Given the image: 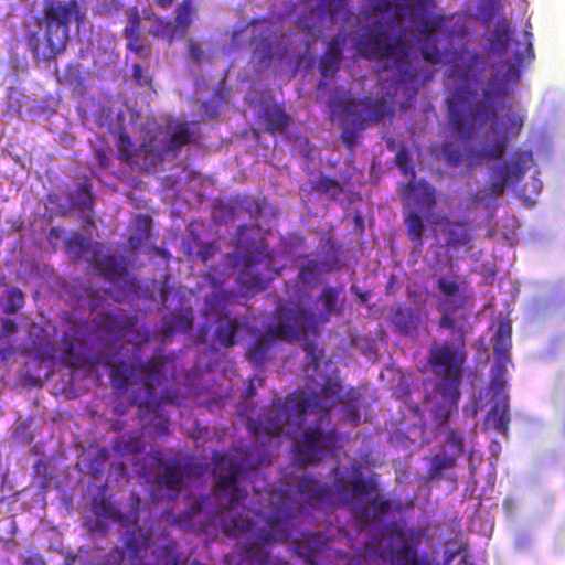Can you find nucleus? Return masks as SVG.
Segmentation results:
<instances>
[{
  "instance_id": "1",
  "label": "nucleus",
  "mask_w": 565,
  "mask_h": 565,
  "mask_svg": "<svg viewBox=\"0 0 565 565\" xmlns=\"http://www.w3.org/2000/svg\"><path fill=\"white\" fill-rule=\"evenodd\" d=\"M137 323V316L121 308L98 315L94 328L86 320L68 318L61 338V350L64 363L72 369L83 366L90 359L108 367L110 383L118 391L124 392L131 384H140L130 403L149 414L160 407L156 386L164 379L167 359L154 355L136 363L121 358L125 343L139 341Z\"/></svg>"
},
{
  "instance_id": "2",
  "label": "nucleus",
  "mask_w": 565,
  "mask_h": 565,
  "mask_svg": "<svg viewBox=\"0 0 565 565\" xmlns=\"http://www.w3.org/2000/svg\"><path fill=\"white\" fill-rule=\"evenodd\" d=\"M483 57L478 53H468L462 65H455L452 76L458 85L448 100V118L455 134L462 135L467 140L471 129L470 120L480 126L497 117V106L509 94V84L520 81L519 68L510 64L503 75H493L483 82Z\"/></svg>"
},
{
  "instance_id": "3",
  "label": "nucleus",
  "mask_w": 565,
  "mask_h": 565,
  "mask_svg": "<svg viewBox=\"0 0 565 565\" xmlns=\"http://www.w3.org/2000/svg\"><path fill=\"white\" fill-rule=\"evenodd\" d=\"M370 9L379 14H388L387 21L369 23L359 36L358 52L383 62L385 70H393L396 86L414 85L418 79L417 60L414 57L415 38L412 28L402 26L412 7L394 4L392 0H367Z\"/></svg>"
},
{
  "instance_id": "4",
  "label": "nucleus",
  "mask_w": 565,
  "mask_h": 565,
  "mask_svg": "<svg viewBox=\"0 0 565 565\" xmlns=\"http://www.w3.org/2000/svg\"><path fill=\"white\" fill-rule=\"evenodd\" d=\"M235 245L242 253H228L225 262L237 271V280L247 290L265 289L275 277L273 255L258 224H244L237 228Z\"/></svg>"
},
{
  "instance_id": "5",
  "label": "nucleus",
  "mask_w": 565,
  "mask_h": 565,
  "mask_svg": "<svg viewBox=\"0 0 565 565\" xmlns=\"http://www.w3.org/2000/svg\"><path fill=\"white\" fill-rule=\"evenodd\" d=\"M79 4L76 0H45L35 23L43 31H33L28 36L29 47L39 62L56 60L66 51L70 40V25L82 20Z\"/></svg>"
},
{
  "instance_id": "6",
  "label": "nucleus",
  "mask_w": 565,
  "mask_h": 565,
  "mask_svg": "<svg viewBox=\"0 0 565 565\" xmlns=\"http://www.w3.org/2000/svg\"><path fill=\"white\" fill-rule=\"evenodd\" d=\"M465 361V352L456 349L450 341L430 349L428 363L437 377L435 390L440 396L431 411L437 427L446 426L451 416L458 413Z\"/></svg>"
},
{
  "instance_id": "7",
  "label": "nucleus",
  "mask_w": 565,
  "mask_h": 565,
  "mask_svg": "<svg viewBox=\"0 0 565 565\" xmlns=\"http://www.w3.org/2000/svg\"><path fill=\"white\" fill-rule=\"evenodd\" d=\"M262 501L257 514L262 516L267 529H260L255 534V544H245L241 547V556L249 562L266 564L268 554L257 556L260 548L273 542H287L291 535L292 520L296 508L290 495L285 490L266 491L260 494Z\"/></svg>"
},
{
  "instance_id": "8",
  "label": "nucleus",
  "mask_w": 565,
  "mask_h": 565,
  "mask_svg": "<svg viewBox=\"0 0 565 565\" xmlns=\"http://www.w3.org/2000/svg\"><path fill=\"white\" fill-rule=\"evenodd\" d=\"M329 107L332 117L341 120L343 130L341 140L348 147H352L358 140V130L366 129L371 124L381 122L390 113L386 98H355L353 94L343 87H334L330 94Z\"/></svg>"
},
{
  "instance_id": "9",
  "label": "nucleus",
  "mask_w": 565,
  "mask_h": 565,
  "mask_svg": "<svg viewBox=\"0 0 565 565\" xmlns=\"http://www.w3.org/2000/svg\"><path fill=\"white\" fill-rule=\"evenodd\" d=\"M278 322L269 326L265 332L257 335L256 341L248 348L246 359L256 367H262L273 347V340L292 342L300 340L307 331L317 332L313 313L298 303L279 306Z\"/></svg>"
},
{
  "instance_id": "10",
  "label": "nucleus",
  "mask_w": 565,
  "mask_h": 565,
  "mask_svg": "<svg viewBox=\"0 0 565 565\" xmlns=\"http://www.w3.org/2000/svg\"><path fill=\"white\" fill-rule=\"evenodd\" d=\"M289 484L307 504L317 508L332 505L337 499L341 502H349L353 498L367 499L373 492H377V483L374 480L364 479L360 473L353 476L345 484L342 479H335V490L331 484L321 483L306 473L291 477Z\"/></svg>"
},
{
  "instance_id": "11",
  "label": "nucleus",
  "mask_w": 565,
  "mask_h": 565,
  "mask_svg": "<svg viewBox=\"0 0 565 565\" xmlns=\"http://www.w3.org/2000/svg\"><path fill=\"white\" fill-rule=\"evenodd\" d=\"M412 9L407 17L418 32L420 54L430 64H439L444 61L448 49L440 47L439 39L451 42L452 30L449 28L451 17L431 12L436 0H404Z\"/></svg>"
},
{
  "instance_id": "12",
  "label": "nucleus",
  "mask_w": 565,
  "mask_h": 565,
  "mask_svg": "<svg viewBox=\"0 0 565 565\" xmlns=\"http://www.w3.org/2000/svg\"><path fill=\"white\" fill-rule=\"evenodd\" d=\"M319 406V396H309L305 391H297L285 401L276 402L265 420L257 424L250 419L247 426L255 436L265 434L270 437H278L289 423L291 416H296L298 422L301 423L305 420L308 412H313Z\"/></svg>"
},
{
  "instance_id": "13",
  "label": "nucleus",
  "mask_w": 565,
  "mask_h": 565,
  "mask_svg": "<svg viewBox=\"0 0 565 565\" xmlns=\"http://www.w3.org/2000/svg\"><path fill=\"white\" fill-rule=\"evenodd\" d=\"M195 140L190 122L180 121L167 129H159L153 136L147 138L137 154L145 157V170L156 171L166 156L178 157L183 147Z\"/></svg>"
},
{
  "instance_id": "14",
  "label": "nucleus",
  "mask_w": 565,
  "mask_h": 565,
  "mask_svg": "<svg viewBox=\"0 0 565 565\" xmlns=\"http://www.w3.org/2000/svg\"><path fill=\"white\" fill-rule=\"evenodd\" d=\"M423 534V530L415 527L394 529L390 542L380 552V557L387 565H434L428 553H419Z\"/></svg>"
},
{
  "instance_id": "15",
  "label": "nucleus",
  "mask_w": 565,
  "mask_h": 565,
  "mask_svg": "<svg viewBox=\"0 0 565 565\" xmlns=\"http://www.w3.org/2000/svg\"><path fill=\"white\" fill-rule=\"evenodd\" d=\"M532 163L533 152L531 150L516 149L508 161L492 169L491 181L478 192V199L488 204L503 195L507 186L523 180Z\"/></svg>"
},
{
  "instance_id": "16",
  "label": "nucleus",
  "mask_w": 565,
  "mask_h": 565,
  "mask_svg": "<svg viewBox=\"0 0 565 565\" xmlns=\"http://www.w3.org/2000/svg\"><path fill=\"white\" fill-rule=\"evenodd\" d=\"M337 444L335 429H323L321 420L306 428L299 439L295 441V459L301 467L318 465L330 455Z\"/></svg>"
},
{
  "instance_id": "17",
  "label": "nucleus",
  "mask_w": 565,
  "mask_h": 565,
  "mask_svg": "<svg viewBox=\"0 0 565 565\" xmlns=\"http://www.w3.org/2000/svg\"><path fill=\"white\" fill-rule=\"evenodd\" d=\"M213 462L212 473L215 479V489L227 493V507L233 509L247 495L238 487V480L246 469L245 459L239 456L215 452Z\"/></svg>"
},
{
  "instance_id": "18",
  "label": "nucleus",
  "mask_w": 565,
  "mask_h": 565,
  "mask_svg": "<svg viewBox=\"0 0 565 565\" xmlns=\"http://www.w3.org/2000/svg\"><path fill=\"white\" fill-rule=\"evenodd\" d=\"M306 4H311L312 0H302ZM350 0H319L316 11H310L308 14H301L297 24L299 29L308 36L316 39L320 32L322 22L328 19L332 24L335 17L340 13L348 15L350 12L347 10Z\"/></svg>"
},
{
  "instance_id": "19",
  "label": "nucleus",
  "mask_w": 565,
  "mask_h": 565,
  "mask_svg": "<svg viewBox=\"0 0 565 565\" xmlns=\"http://www.w3.org/2000/svg\"><path fill=\"white\" fill-rule=\"evenodd\" d=\"M253 34L250 45L253 46V58L263 65L267 64L273 55V41L276 38L275 23L267 19L252 21Z\"/></svg>"
},
{
  "instance_id": "20",
  "label": "nucleus",
  "mask_w": 565,
  "mask_h": 565,
  "mask_svg": "<svg viewBox=\"0 0 565 565\" xmlns=\"http://www.w3.org/2000/svg\"><path fill=\"white\" fill-rule=\"evenodd\" d=\"M399 196L403 201L418 206L422 212H429L436 205L434 188L425 182H417L416 178L401 185Z\"/></svg>"
},
{
  "instance_id": "21",
  "label": "nucleus",
  "mask_w": 565,
  "mask_h": 565,
  "mask_svg": "<svg viewBox=\"0 0 565 565\" xmlns=\"http://www.w3.org/2000/svg\"><path fill=\"white\" fill-rule=\"evenodd\" d=\"M185 475L183 463L179 459H173L158 467L152 482L168 490L180 492L184 487Z\"/></svg>"
},
{
  "instance_id": "22",
  "label": "nucleus",
  "mask_w": 565,
  "mask_h": 565,
  "mask_svg": "<svg viewBox=\"0 0 565 565\" xmlns=\"http://www.w3.org/2000/svg\"><path fill=\"white\" fill-rule=\"evenodd\" d=\"M390 321L399 333L413 334L418 330L422 322L420 309L397 305L391 310Z\"/></svg>"
},
{
  "instance_id": "23",
  "label": "nucleus",
  "mask_w": 565,
  "mask_h": 565,
  "mask_svg": "<svg viewBox=\"0 0 565 565\" xmlns=\"http://www.w3.org/2000/svg\"><path fill=\"white\" fill-rule=\"evenodd\" d=\"M440 232L445 238V245L448 247L468 246L471 242L469 223L461 221H451L444 217L438 222Z\"/></svg>"
},
{
  "instance_id": "24",
  "label": "nucleus",
  "mask_w": 565,
  "mask_h": 565,
  "mask_svg": "<svg viewBox=\"0 0 565 565\" xmlns=\"http://www.w3.org/2000/svg\"><path fill=\"white\" fill-rule=\"evenodd\" d=\"M511 338V323L509 321H500L494 335L493 353L495 354L498 360V373H500L501 375H503L507 372L505 364L507 362L510 361V350L512 347Z\"/></svg>"
},
{
  "instance_id": "25",
  "label": "nucleus",
  "mask_w": 565,
  "mask_h": 565,
  "mask_svg": "<svg viewBox=\"0 0 565 565\" xmlns=\"http://www.w3.org/2000/svg\"><path fill=\"white\" fill-rule=\"evenodd\" d=\"M436 279V288L439 291L437 303H446V306H466L467 296L461 290L460 282L448 276H434Z\"/></svg>"
},
{
  "instance_id": "26",
  "label": "nucleus",
  "mask_w": 565,
  "mask_h": 565,
  "mask_svg": "<svg viewBox=\"0 0 565 565\" xmlns=\"http://www.w3.org/2000/svg\"><path fill=\"white\" fill-rule=\"evenodd\" d=\"M342 46L339 35L329 42L324 54L319 60V71L323 77H332L340 68Z\"/></svg>"
},
{
  "instance_id": "27",
  "label": "nucleus",
  "mask_w": 565,
  "mask_h": 565,
  "mask_svg": "<svg viewBox=\"0 0 565 565\" xmlns=\"http://www.w3.org/2000/svg\"><path fill=\"white\" fill-rule=\"evenodd\" d=\"M100 276L109 281H118L128 275L127 265L116 255H104L93 262Z\"/></svg>"
},
{
  "instance_id": "28",
  "label": "nucleus",
  "mask_w": 565,
  "mask_h": 565,
  "mask_svg": "<svg viewBox=\"0 0 565 565\" xmlns=\"http://www.w3.org/2000/svg\"><path fill=\"white\" fill-rule=\"evenodd\" d=\"M343 387L339 381H329L322 387L321 393L308 394L309 396L317 395L320 399V406L312 413H319V417H324L329 414L330 409L338 404L341 399Z\"/></svg>"
},
{
  "instance_id": "29",
  "label": "nucleus",
  "mask_w": 565,
  "mask_h": 565,
  "mask_svg": "<svg viewBox=\"0 0 565 565\" xmlns=\"http://www.w3.org/2000/svg\"><path fill=\"white\" fill-rule=\"evenodd\" d=\"M510 423V406L507 395L498 401L489 411L486 417V424L495 428L502 435H507Z\"/></svg>"
},
{
  "instance_id": "30",
  "label": "nucleus",
  "mask_w": 565,
  "mask_h": 565,
  "mask_svg": "<svg viewBox=\"0 0 565 565\" xmlns=\"http://www.w3.org/2000/svg\"><path fill=\"white\" fill-rule=\"evenodd\" d=\"M339 294L340 290L337 288L326 287L322 289L318 297V300L322 303V309L320 310L318 317L313 315L317 327L319 322L326 323L331 319L333 315L341 312V309L338 307Z\"/></svg>"
},
{
  "instance_id": "31",
  "label": "nucleus",
  "mask_w": 565,
  "mask_h": 565,
  "mask_svg": "<svg viewBox=\"0 0 565 565\" xmlns=\"http://www.w3.org/2000/svg\"><path fill=\"white\" fill-rule=\"evenodd\" d=\"M239 320L237 318L224 315L217 319L215 339L221 347L230 348L236 343V335L239 330Z\"/></svg>"
},
{
  "instance_id": "32",
  "label": "nucleus",
  "mask_w": 565,
  "mask_h": 565,
  "mask_svg": "<svg viewBox=\"0 0 565 565\" xmlns=\"http://www.w3.org/2000/svg\"><path fill=\"white\" fill-rule=\"evenodd\" d=\"M263 118L266 124V130L275 134L286 129L290 124V116L282 107L271 104L263 109Z\"/></svg>"
},
{
  "instance_id": "33",
  "label": "nucleus",
  "mask_w": 565,
  "mask_h": 565,
  "mask_svg": "<svg viewBox=\"0 0 565 565\" xmlns=\"http://www.w3.org/2000/svg\"><path fill=\"white\" fill-rule=\"evenodd\" d=\"M223 533L227 537L237 539L253 531V520L249 515L237 514L222 521Z\"/></svg>"
},
{
  "instance_id": "34",
  "label": "nucleus",
  "mask_w": 565,
  "mask_h": 565,
  "mask_svg": "<svg viewBox=\"0 0 565 565\" xmlns=\"http://www.w3.org/2000/svg\"><path fill=\"white\" fill-rule=\"evenodd\" d=\"M457 458L445 451L438 452L431 457L428 477L430 480L440 479L445 470H452L456 467Z\"/></svg>"
},
{
  "instance_id": "35",
  "label": "nucleus",
  "mask_w": 565,
  "mask_h": 565,
  "mask_svg": "<svg viewBox=\"0 0 565 565\" xmlns=\"http://www.w3.org/2000/svg\"><path fill=\"white\" fill-rule=\"evenodd\" d=\"M196 14V9L193 6V0H182L175 10V26L181 30L180 35L185 36L188 29L193 22Z\"/></svg>"
},
{
  "instance_id": "36",
  "label": "nucleus",
  "mask_w": 565,
  "mask_h": 565,
  "mask_svg": "<svg viewBox=\"0 0 565 565\" xmlns=\"http://www.w3.org/2000/svg\"><path fill=\"white\" fill-rule=\"evenodd\" d=\"M18 324L14 320L6 318L1 320L0 328V353L7 354L14 351L12 345L15 342L14 335L18 332Z\"/></svg>"
},
{
  "instance_id": "37",
  "label": "nucleus",
  "mask_w": 565,
  "mask_h": 565,
  "mask_svg": "<svg viewBox=\"0 0 565 565\" xmlns=\"http://www.w3.org/2000/svg\"><path fill=\"white\" fill-rule=\"evenodd\" d=\"M408 238L416 247H423L424 222L417 212H411L405 218Z\"/></svg>"
},
{
  "instance_id": "38",
  "label": "nucleus",
  "mask_w": 565,
  "mask_h": 565,
  "mask_svg": "<svg viewBox=\"0 0 565 565\" xmlns=\"http://www.w3.org/2000/svg\"><path fill=\"white\" fill-rule=\"evenodd\" d=\"M201 510V504L199 502H194L189 510L183 511L180 515L175 516L172 511H164L163 518L180 527L192 529L194 524L192 522L193 515L199 513Z\"/></svg>"
},
{
  "instance_id": "39",
  "label": "nucleus",
  "mask_w": 565,
  "mask_h": 565,
  "mask_svg": "<svg viewBox=\"0 0 565 565\" xmlns=\"http://www.w3.org/2000/svg\"><path fill=\"white\" fill-rule=\"evenodd\" d=\"M2 310L6 313H15L24 306V295L18 287H9L4 292Z\"/></svg>"
},
{
  "instance_id": "40",
  "label": "nucleus",
  "mask_w": 565,
  "mask_h": 565,
  "mask_svg": "<svg viewBox=\"0 0 565 565\" xmlns=\"http://www.w3.org/2000/svg\"><path fill=\"white\" fill-rule=\"evenodd\" d=\"M57 82L62 85L67 86H79L82 85V66L77 62H71L65 66L62 75L56 73Z\"/></svg>"
},
{
  "instance_id": "41",
  "label": "nucleus",
  "mask_w": 565,
  "mask_h": 565,
  "mask_svg": "<svg viewBox=\"0 0 565 565\" xmlns=\"http://www.w3.org/2000/svg\"><path fill=\"white\" fill-rule=\"evenodd\" d=\"M95 196L90 189L88 179H85L76 189L75 192V205L78 209L93 210Z\"/></svg>"
},
{
  "instance_id": "42",
  "label": "nucleus",
  "mask_w": 565,
  "mask_h": 565,
  "mask_svg": "<svg viewBox=\"0 0 565 565\" xmlns=\"http://www.w3.org/2000/svg\"><path fill=\"white\" fill-rule=\"evenodd\" d=\"M119 152L121 153V157L125 160L132 161L136 159L137 161L142 160V168L145 169V157L141 154L138 157V149H135L134 143L130 139V137L125 132L121 131L118 136V142H117Z\"/></svg>"
},
{
  "instance_id": "43",
  "label": "nucleus",
  "mask_w": 565,
  "mask_h": 565,
  "mask_svg": "<svg viewBox=\"0 0 565 565\" xmlns=\"http://www.w3.org/2000/svg\"><path fill=\"white\" fill-rule=\"evenodd\" d=\"M148 546V539L143 535H140V539L136 540L132 534L126 541V548L129 555L130 565H138L141 558V552L145 551Z\"/></svg>"
},
{
  "instance_id": "44",
  "label": "nucleus",
  "mask_w": 565,
  "mask_h": 565,
  "mask_svg": "<svg viewBox=\"0 0 565 565\" xmlns=\"http://www.w3.org/2000/svg\"><path fill=\"white\" fill-rule=\"evenodd\" d=\"M150 33L153 36L164 39L168 42H172L175 38L177 26L169 20L157 19L153 25L150 28Z\"/></svg>"
},
{
  "instance_id": "45",
  "label": "nucleus",
  "mask_w": 565,
  "mask_h": 565,
  "mask_svg": "<svg viewBox=\"0 0 565 565\" xmlns=\"http://www.w3.org/2000/svg\"><path fill=\"white\" fill-rule=\"evenodd\" d=\"M322 264L320 262L310 259L300 267L298 277L302 282L312 285L318 280Z\"/></svg>"
},
{
  "instance_id": "46",
  "label": "nucleus",
  "mask_w": 565,
  "mask_h": 565,
  "mask_svg": "<svg viewBox=\"0 0 565 565\" xmlns=\"http://www.w3.org/2000/svg\"><path fill=\"white\" fill-rule=\"evenodd\" d=\"M440 152L449 167H458L463 158L461 146L452 142H445L440 147Z\"/></svg>"
},
{
  "instance_id": "47",
  "label": "nucleus",
  "mask_w": 565,
  "mask_h": 565,
  "mask_svg": "<svg viewBox=\"0 0 565 565\" xmlns=\"http://www.w3.org/2000/svg\"><path fill=\"white\" fill-rule=\"evenodd\" d=\"M445 444L450 449V455L455 456L456 458L460 457L465 452V443H463V435L462 431L458 428L449 429L446 438Z\"/></svg>"
},
{
  "instance_id": "48",
  "label": "nucleus",
  "mask_w": 565,
  "mask_h": 565,
  "mask_svg": "<svg viewBox=\"0 0 565 565\" xmlns=\"http://www.w3.org/2000/svg\"><path fill=\"white\" fill-rule=\"evenodd\" d=\"M32 349L40 361H52L55 356V344L45 338L33 342Z\"/></svg>"
},
{
  "instance_id": "49",
  "label": "nucleus",
  "mask_w": 565,
  "mask_h": 565,
  "mask_svg": "<svg viewBox=\"0 0 565 565\" xmlns=\"http://www.w3.org/2000/svg\"><path fill=\"white\" fill-rule=\"evenodd\" d=\"M313 190L319 193L329 194L331 199H337L342 192L339 182L329 177H321L315 183Z\"/></svg>"
},
{
  "instance_id": "50",
  "label": "nucleus",
  "mask_w": 565,
  "mask_h": 565,
  "mask_svg": "<svg viewBox=\"0 0 565 565\" xmlns=\"http://www.w3.org/2000/svg\"><path fill=\"white\" fill-rule=\"evenodd\" d=\"M141 20L137 9H134L128 18V22L124 29V35L127 42H136L140 40Z\"/></svg>"
},
{
  "instance_id": "51",
  "label": "nucleus",
  "mask_w": 565,
  "mask_h": 565,
  "mask_svg": "<svg viewBox=\"0 0 565 565\" xmlns=\"http://www.w3.org/2000/svg\"><path fill=\"white\" fill-rule=\"evenodd\" d=\"M465 306H446V303H437V310L443 313L439 320V327L454 330L456 327V320L454 315Z\"/></svg>"
},
{
  "instance_id": "52",
  "label": "nucleus",
  "mask_w": 565,
  "mask_h": 565,
  "mask_svg": "<svg viewBox=\"0 0 565 565\" xmlns=\"http://www.w3.org/2000/svg\"><path fill=\"white\" fill-rule=\"evenodd\" d=\"M525 116L511 113L507 118V127L501 136H507L509 140L520 135L524 126Z\"/></svg>"
},
{
  "instance_id": "53",
  "label": "nucleus",
  "mask_w": 565,
  "mask_h": 565,
  "mask_svg": "<svg viewBox=\"0 0 565 565\" xmlns=\"http://www.w3.org/2000/svg\"><path fill=\"white\" fill-rule=\"evenodd\" d=\"M493 36L494 44L499 46L500 51H504L512 39V31L507 23H500L494 28Z\"/></svg>"
},
{
  "instance_id": "54",
  "label": "nucleus",
  "mask_w": 565,
  "mask_h": 565,
  "mask_svg": "<svg viewBox=\"0 0 565 565\" xmlns=\"http://www.w3.org/2000/svg\"><path fill=\"white\" fill-rule=\"evenodd\" d=\"M509 143V138L507 136H500V138L492 143L490 147H484V156L487 159L499 160L502 159L507 151V146Z\"/></svg>"
},
{
  "instance_id": "55",
  "label": "nucleus",
  "mask_w": 565,
  "mask_h": 565,
  "mask_svg": "<svg viewBox=\"0 0 565 565\" xmlns=\"http://www.w3.org/2000/svg\"><path fill=\"white\" fill-rule=\"evenodd\" d=\"M345 405L348 407V417L358 423L360 420V405H359V393L355 390H350L345 394Z\"/></svg>"
},
{
  "instance_id": "56",
  "label": "nucleus",
  "mask_w": 565,
  "mask_h": 565,
  "mask_svg": "<svg viewBox=\"0 0 565 565\" xmlns=\"http://www.w3.org/2000/svg\"><path fill=\"white\" fill-rule=\"evenodd\" d=\"M302 349L307 354L308 364L311 365L313 370L318 369L322 358V351L317 348L313 341H306L302 344Z\"/></svg>"
},
{
  "instance_id": "57",
  "label": "nucleus",
  "mask_w": 565,
  "mask_h": 565,
  "mask_svg": "<svg viewBox=\"0 0 565 565\" xmlns=\"http://www.w3.org/2000/svg\"><path fill=\"white\" fill-rule=\"evenodd\" d=\"M396 164L404 174H411L412 179L416 178L414 167L411 164V158L404 149L397 152Z\"/></svg>"
},
{
  "instance_id": "58",
  "label": "nucleus",
  "mask_w": 565,
  "mask_h": 565,
  "mask_svg": "<svg viewBox=\"0 0 565 565\" xmlns=\"http://www.w3.org/2000/svg\"><path fill=\"white\" fill-rule=\"evenodd\" d=\"M126 552L122 548L114 547L104 557L102 565H126Z\"/></svg>"
},
{
  "instance_id": "59",
  "label": "nucleus",
  "mask_w": 565,
  "mask_h": 565,
  "mask_svg": "<svg viewBox=\"0 0 565 565\" xmlns=\"http://www.w3.org/2000/svg\"><path fill=\"white\" fill-rule=\"evenodd\" d=\"M217 252L218 248L215 245V243H204L198 245V249L193 253V255H195L202 262H206L211 257H213ZM189 254H192V252H189Z\"/></svg>"
},
{
  "instance_id": "60",
  "label": "nucleus",
  "mask_w": 565,
  "mask_h": 565,
  "mask_svg": "<svg viewBox=\"0 0 565 565\" xmlns=\"http://www.w3.org/2000/svg\"><path fill=\"white\" fill-rule=\"evenodd\" d=\"M367 501H369L370 507H372L375 511H377L381 514H385L390 510V505H391L390 501L386 499H383L380 495L379 491L373 492V494H371L367 498Z\"/></svg>"
},
{
  "instance_id": "61",
  "label": "nucleus",
  "mask_w": 565,
  "mask_h": 565,
  "mask_svg": "<svg viewBox=\"0 0 565 565\" xmlns=\"http://www.w3.org/2000/svg\"><path fill=\"white\" fill-rule=\"evenodd\" d=\"M188 44L191 60L195 63H200L204 57V50L201 44L195 42L193 39H189Z\"/></svg>"
},
{
  "instance_id": "62",
  "label": "nucleus",
  "mask_w": 565,
  "mask_h": 565,
  "mask_svg": "<svg viewBox=\"0 0 565 565\" xmlns=\"http://www.w3.org/2000/svg\"><path fill=\"white\" fill-rule=\"evenodd\" d=\"M202 115L209 119H214L218 116L220 109L216 105L209 100H204L201 104Z\"/></svg>"
},
{
  "instance_id": "63",
  "label": "nucleus",
  "mask_w": 565,
  "mask_h": 565,
  "mask_svg": "<svg viewBox=\"0 0 565 565\" xmlns=\"http://www.w3.org/2000/svg\"><path fill=\"white\" fill-rule=\"evenodd\" d=\"M127 49L132 51L139 57H146L148 55V49L146 45L140 43V40L136 42H127Z\"/></svg>"
},
{
  "instance_id": "64",
  "label": "nucleus",
  "mask_w": 565,
  "mask_h": 565,
  "mask_svg": "<svg viewBox=\"0 0 565 565\" xmlns=\"http://www.w3.org/2000/svg\"><path fill=\"white\" fill-rule=\"evenodd\" d=\"M132 76L139 85L148 83V79L145 77L143 68L140 64L135 63L132 65Z\"/></svg>"
}]
</instances>
